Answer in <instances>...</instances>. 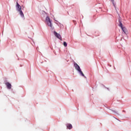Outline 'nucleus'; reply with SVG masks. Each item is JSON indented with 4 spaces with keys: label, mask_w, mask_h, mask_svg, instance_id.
<instances>
[{
    "label": "nucleus",
    "mask_w": 131,
    "mask_h": 131,
    "mask_svg": "<svg viewBox=\"0 0 131 131\" xmlns=\"http://www.w3.org/2000/svg\"><path fill=\"white\" fill-rule=\"evenodd\" d=\"M54 20L57 21V20H56V19H54Z\"/></svg>",
    "instance_id": "18"
},
{
    "label": "nucleus",
    "mask_w": 131,
    "mask_h": 131,
    "mask_svg": "<svg viewBox=\"0 0 131 131\" xmlns=\"http://www.w3.org/2000/svg\"><path fill=\"white\" fill-rule=\"evenodd\" d=\"M66 126L69 129H71L72 128V125L71 124L68 123L66 124Z\"/></svg>",
    "instance_id": "7"
},
{
    "label": "nucleus",
    "mask_w": 131,
    "mask_h": 131,
    "mask_svg": "<svg viewBox=\"0 0 131 131\" xmlns=\"http://www.w3.org/2000/svg\"><path fill=\"white\" fill-rule=\"evenodd\" d=\"M59 25H60V27H62V25H61V24L59 23Z\"/></svg>",
    "instance_id": "14"
},
{
    "label": "nucleus",
    "mask_w": 131,
    "mask_h": 131,
    "mask_svg": "<svg viewBox=\"0 0 131 131\" xmlns=\"http://www.w3.org/2000/svg\"><path fill=\"white\" fill-rule=\"evenodd\" d=\"M44 14H47L46 13H45V12H43Z\"/></svg>",
    "instance_id": "15"
},
{
    "label": "nucleus",
    "mask_w": 131,
    "mask_h": 131,
    "mask_svg": "<svg viewBox=\"0 0 131 131\" xmlns=\"http://www.w3.org/2000/svg\"><path fill=\"white\" fill-rule=\"evenodd\" d=\"M74 66L75 69L76 70H77V71H78V73H79L80 75H81V76H83L85 78H86V77H85V76H84V74L82 72V71H81L80 67H79V66H78V64L77 63L75 62Z\"/></svg>",
    "instance_id": "3"
},
{
    "label": "nucleus",
    "mask_w": 131,
    "mask_h": 131,
    "mask_svg": "<svg viewBox=\"0 0 131 131\" xmlns=\"http://www.w3.org/2000/svg\"><path fill=\"white\" fill-rule=\"evenodd\" d=\"M54 20L57 21V20H56V19H54Z\"/></svg>",
    "instance_id": "16"
},
{
    "label": "nucleus",
    "mask_w": 131,
    "mask_h": 131,
    "mask_svg": "<svg viewBox=\"0 0 131 131\" xmlns=\"http://www.w3.org/2000/svg\"><path fill=\"white\" fill-rule=\"evenodd\" d=\"M121 29L122 30L123 32H124V33L126 34V32L127 31V30H126V28L124 27H122Z\"/></svg>",
    "instance_id": "8"
},
{
    "label": "nucleus",
    "mask_w": 131,
    "mask_h": 131,
    "mask_svg": "<svg viewBox=\"0 0 131 131\" xmlns=\"http://www.w3.org/2000/svg\"><path fill=\"white\" fill-rule=\"evenodd\" d=\"M63 46L64 47H67V43L66 42H63Z\"/></svg>",
    "instance_id": "11"
},
{
    "label": "nucleus",
    "mask_w": 131,
    "mask_h": 131,
    "mask_svg": "<svg viewBox=\"0 0 131 131\" xmlns=\"http://www.w3.org/2000/svg\"><path fill=\"white\" fill-rule=\"evenodd\" d=\"M56 24H57V25H58V26H60V25L58 24V23H56Z\"/></svg>",
    "instance_id": "13"
},
{
    "label": "nucleus",
    "mask_w": 131,
    "mask_h": 131,
    "mask_svg": "<svg viewBox=\"0 0 131 131\" xmlns=\"http://www.w3.org/2000/svg\"><path fill=\"white\" fill-rule=\"evenodd\" d=\"M74 66L75 69L76 70H77V71H78V73H79L80 75H81V76H83L85 78H86V77H85V76H84V74L82 72V71H81L80 67H79V66H78V64L77 63L75 62Z\"/></svg>",
    "instance_id": "2"
},
{
    "label": "nucleus",
    "mask_w": 131,
    "mask_h": 131,
    "mask_svg": "<svg viewBox=\"0 0 131 131\" xmlns=\"http://www.w3.org/2000/svg\"><path fill=\"white\" fill-rule=\"evenodd\" d=\"M111 1L112 2L114 7H115V8H116V4H115V2H114V0H111Z\"/></svg>",
    "instance_id": "9"
},
{
    "label": "nucleus",
    "mask_w": 131,
    "mask_h": 131,
    "mask_svg": "<svg viewBox=\"0 0 131 131\" xmlns=\"http://www.w3.org/2000/svg\"><path fill=\"white\" fill-rule=\"evenodd\" d=\"M119 23H120L119 26H120V27H121V29H122V27H123L122 23L121 21H120V19L119 20Z\"/></svg>",
    "instance_id": "10"
},
{
    "label": "nucleus",
    "mask_w": 131,
    "mask_h": 131,
    "mask_svg": "<svg viewBox=\"0 0 131 131\" xmlns=\"http://www.w3.org/2000/svg\"><path fill=\"white\" fill-rule=\"evenodd\" d=\"M54 20L57 21V20H56V19H54Z\"/></svg>",
    "instance_id": "17"
},
{
    "label": "nucleus",
    "mask_w": 131,
    "mask_h": 131,
    "mask_svg": "<svg viewBox=\"0 0 131 131\" xmlns=\"http://www.w3.org/2000/svg\"><path fill=\"white\" fill-rule=\"evenodd\" d=\"M54 34L55 36L57 37V38H59V39H60V40H62V37H61V35L57 33L56 31H54Z\"/></svg>",
    "instance_id": "5"
},
{
    "label": "nucleus",
    "mask_w": 131,
    "mask_h": 131,
    "mask_svg": "<svg viewBox=\"0 0 131 131\" xmlns=\"http://www.w3.org/2000/svg\"><path fill=\"white\" fill-rule=\"evenodd\" d=\"M5 84L7 86V88H8L9 90H11V89L12 88V85L11 84V83L9 82H6Z\"/></svg>",
    "instance_id": "6"
},
{
    "label": "nucleus",
    "mask_w": 131,
    "mask_h": 131,
    "mask_svg": "<svg viewBox=\"0 0 131 131\" xmlns=\"http://www.w3.org/2000/svg\"><path fill=\"white\" fill-rule=\"evenodd\" d=\"M113 113H117V112H116V111H112Z\"/></svg>",
    "instance_id": "12"
},
{
    "label": "nucleus",
    "mask_w": 131,
    "mask_h": 131,
    "mask_svg": "<svg viewBox=\"0 0 131 131\" xmlns=\"http://www.w3.org/2000/svg\"><path fill=\"white\" fill-rule=\"evenodd\" d=\"M16 8L17 11L19 12V15L21 18H24V19H25V17L24 16V13H23V11H22V7H21V6H20L18 2L16 3Z\"/></svg>",
    "instance_id": "1"
},
{
    "label": "nucleus",
    "mask_w": 131,
    "mask_h": 131,
    "mask_svg": "<svg viewBox=\"0 0 131 131\" xmlns=\"http://www.w3.org/2000/svg\"><path fill=\"white\" fill-rule=\"evenodd\" d=\"M45 23H46L48 26L51 27L52 28V21H51V18H50V16H47L45 19Z\"/></svg>",
    "instance_id": "4"
}]
</instances>
